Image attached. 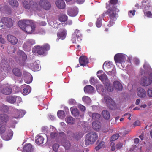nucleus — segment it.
Instances as JSON below:
<instances>
[{"instance_id": "2eb2a0df", "label": "nucleus", "mask_w": 152, "mask_h": 152, "mask_svg": "<svg viewBox=\"0 0 152 152\" xmlns=\"http://www.w3.org/2000/svg\"><path fill=\"white\" fill-rule=\"evenodd\" d=\"M79 62L81 66H84L88 63V60L85 56H81L79 58Z\"/></svg>"}, {"instance_id": "6e6552de", "label": "nucleus", "mask_w": 152, "mask_h": 152, "mask_svg": "<svg viewBox=\"0 0 152 152\" xmlns=\"http://www.w3.org/2000/svg\"><path fill=\"white\" fill-rule=\"evenodd\" d=\"M152 83V80L150 78H147L144 76L142 77L140 80V84L144 86L150 85Z\"/></svg>"}, {"instance_id": "a19ab883", "label": "nucleus", "mask_w": 152, "mask_h": 152, "mask_svg": "<svg viewBox=\"0 0 152 152\" xmlns=\"http://www.w3.org/2000/svg\"><path fill=\"white\" fill-rule=\"evenodd\" d=\"M23 5L24 7L26 9H29L31 7V4L26 1H23Z\"/></svg>"}, {"instance_id": "9b49d317", "label": "nucleus", "mask_w": 152, "mask_h": 152, "mask_svg": "<svg viewBox=\"0 0 152 152\" xmlns=\"http://www.w3.org/2000/svg\"><path fill=\"white\" fill-rule=\"evenodd\" d=\"M1 21L3 22L4 25L7 27L10 28L13 26L12 20L10 18L3 17L1 18Z\"/></svg>"}, {"instance_id": "f257e3e1", "label": "nucleus", "mask_w": 152, "mask_h": 152, "mask_svg": "<svg viewBox=\"0 0 152 152\" xmlns=\"http://www.w3.org/2000/svg\"><path fill=\"white\" fill-rule=\"evenodd\" d=\"M18 25L23 31L28 34L34 32L36 27L35 23L32 20H27L19 21Z\"/></svg>"}, {"instance_id": "cd10ccee", "label": "nucleus", "mask_w": 152, "mask_h": 152, "mask_svg": "<svg viewBox=\"0 0 152 152\" xmlns=\"http://www.w3.org/2000/svg\"><path fill=\"white\" fill-rule=\"evenodd\" d=\"M12 92V89L8 87L4 88L1 90V92L3 94L5 95L10 94Z\"/></svg>"}, {"instance_id": "aec40b11", "label": "nucleus", "mask_w": 152, "mask_h": 152, "mask_svg": "<svg viewBox=\"0 0 152 152\" xmlns=\"http://www.w3.org/2000/svg\"><path fill=\"white\" fill-rule=\"evenodd\" d=\"M137 93L138 96L141 98L145 97L146 95L145 90L141 87L139 88H137Z\"/></svg>"}, {"instance_id": "8fccbe9b", "label": "nucleus", "mask_w": 152, "mask_h": 152, "mask_svg": "<svg viewBox=\"0 0 152 152\" xmlns=\"http://www.w3.org/2000/svg\"><path fill=\"white\" fill-rule=\"evenodd\" d=\"M89 81L90 84L92 85H94L97 83V80L94 77H91Z\"/></svg>"}, {"instance_id": "4468645a", "label": "nucleus", "mask_w": 152, "mask_h": 152, "mask_svg": "<svg viewBox=\"0 0 152 152\" xmlns=\"http://www.w3.org/2000/svg\"><path fill=\"white\" fill-rule=\"evenodd\" d=\"M35 44V41L34 40L31 39H28L23 45V48L24 49H26L27 48L30 49L31 46Z\"/></svg>"}, {"instance_id": "3c124183", "label": "nucleus", "mask_w": 152, "mask_h": 152, "mask_svg": "<svg viewBox=\"0 0 152 152\" xmlns=\"http://www.w3.org/2000/svg\"><path fill=\"white\" fill-rule=\"evenodd\" d=\"M104 142H100V143L99 144V145L96 146L95 149L96 151L99 150L104 145Z\"/></svg>"}, {"instance_id": "09e8293b", "label": "nucleus", "mask_w": 152, "mask_h": 152, "mask_svg": "<svg viewBox=\"0 0 152 152\" xmlns=\"http://www.w3.org/2000/svg\"><path fill=\"white\" fill-rule=\"evenodd\" d=\"M8 107L7 106L2 104L0 110L3 112H6L8 110Z\"/></svg>"}, {"instance_id": "b1692460", "label": "nucleus", "mask_w": 152, "mask_h": 152, "mask_svg": "<svg viewBox=\"0 0 152 152\" xmlns=\"http://www.w3.org/2000/svg\"><path fill=\"white\" fill-rule=\"evenodd\" d=\"M96 88L97 91L99 93L102 94H105L106 91L105 88L101 84H98L96 86Z\"/></svg>"}, {"instance_id": "bf43d9fd", "label": "nucleus", "mask_w": 152, "mask_h": 152, "mask_svg": "<svg viewBox=\"0 0 152 152\" xmlns=\"http://www.w3.org/2000/svg\"><path fill=\"white\" fill-rule=\"evenodd\" d=\"M58 133L56 132H51L50 134V137L51 139H54L58 135Z\"/></svg>"}, {"instance_id": "e433bc0d", "label": "nucleus", "mask_w": 152, "mask_h": 152, "mask_svg": "<svg viewBox=\"0 0 152 152\" xmlns=\"http://www.w3.org/2000/svg\"><path fill=\"white\" fill-rule=\"evenodd\" d=\"M9 4L12 7H17L19 5V3L16 0H9Z\"/></svg>"}, {"instance_id": "6e6d98bb", "label": "nucleus", "mask_w": 152, "mask_h": 152, "mask_svg": "<svg viewBox=\"0 0 152 152\" xmlns=\"http://www.w3.org/2000/svg\"><path fill=\"white\" fill-rule=\"evenodd\" d=\"M105 71L108 75L111 76L114 75L115 73V69H113L112 71Z\"/></svg>"}, {"instance_id": "393cba45", "label": "nucleus", "mask_w": 152, "mask_h": 152, "mask_svg": "<svg viewBox=\"0 0 152 152\" xmlns=\"http://www.w3.org/2000/svg\"><path fill=\"white\" fill-rule=\"evenodd\" d=\"M1 65L2 68L4 70H7L5 68H7V70L10 68V66L8 63L7 61L5 59H2L1 60Z\"/></svg>"}, {"instance_id": "e2e57ef3", "label": "nucleus", "mask_w": 152, "mask_h": 152, "mask_svg": "<svg viewBox=\"0 0 152 152\" xmlns=\"http://www.w3.org/2000/svg\"><path fill=\"white\" fill-rule=\"evenodd\" d=\"M76 103L75 100L73 99H70L68 101V103L71 105H74Z\"/></svg>"}, {"instance_id": "774afa93", "label": "nucleus", "mask_w": 152, "mask_h": 152, "mask_svg": "<svg viewBox=\"0 0 152 152\" xmlns=\"http://www.w3.org/2000/svg\"><path fill=\"white\" fill-rule=\"evenodd\" d=\"M59 136L61 138H64L66 136L65 134L63 132L60 133Z\"/></svg>"}, {"instance_id": "1a4fd4ad", "label": "nucleus", "mask_w": 152, "mask_h": 152, "mask_svg": "<svg viewBox=\"0 0 152 152\" xmlns=\"http://www.w3.org/2000/svg\"><path fill=\"white\" fill-rule=\"evenodd\" d=\"M107 15H109L110 19L112 20H116L118 14L115 11L112 9H108L105 12Z\"/></svg>"}, {"instance_id": "79ce46f5", "label": "nucleus", "mask_w": 152, "mask_h": 152, "mask_svg": "<svg viewBox=\"0 0 152 152\" xmlns=\"http://www.w3.org/2000/svg\"><path fill=\"white\" fill-rule=\"evenodd\" d=\"M22 113L23 111H22L17 110L15 113L16 116L14 117V118H18L22 117L23 116Z\"/></svg>"}, {"instance_id": "c756f323", "label": "nucleus", "mask_w": 152, "mask_h": 152, "mask_svg": "<svg viewBox=\"0 0 152 152\" xmlns=\"http://www.w3.org/2000/svg\"><path fill=\"white\" fill-rule=\"evenodd\" d=\"M44 140V138L42 136H38L36 137L35 142L39 145L42 144Z\"/></svg>"}, {"instance_id": "4c0bfd02", "label": "nucleus", "mask_w": 152, "mask_h": 152, "mask_svg": "<svg viewBox=\"0 0 152 152\" xmlns=\"http://www.w3.org/2000/svg\"><path fill=\"white\" fill-rule=\"evenodd\" d=\"M57 115L60 118L63 119L65 117V113L64 111L60 110L57 112Z\"/></svg>"}, {"instance_id": "f3484780", "label": "nucleus", "mask_w": 152, "mask_h": 152, "mask_svg": "<svg viewBox=\"0 0 152 152\" xmlns=\"http://www.w3.org/2000/svg\"><path fill=\"white\" fill-rule=\"evenodd\" d=\"M33 52L35 53H37L39 55H42L44 54V50L42 47V46L40 47L38 46L35 47L32 50Z\"/></svg>"}, {"instance_id": "603ef678", "label": "nucleus", "mask_w": 152, "mask_h": 152, "mask_svg": "<svg viewBox=\"0 0 152 152\" xmlns=\"http://www.w3.org/2000/svg\"><path fill=\"white\" fill-rule=\"evenodd\" d=\"M119 136V135L118 134H115L111 137V140L112 141H114L117 139Z\"/></svg>"}, {"instance_id": "58836bf2", "label": "nucleus", "mask_w": 152, "mask_h": 152, "mask_svg": "<svg viewBox=\"0 0 152 152\" xmlns=\"http://www.w3.org/2000/svg\"><path fill=\"white\" fill-rule=\"evenodd\" d=\"M62 145L66 150L69 149L71 146L70 142L69 140H66L64 142L62 143Z\"/></svg>"}, {"instance_id": "bb28decb", "label": "nucleus", "mask_w": 152, "mask_h": 152, "mask_svg": "<svg viewBox=\"0 0 152 152\" xmlns=\"http://www.w3.org/2000/svg\"><path fill=\"white\" fill-rule=\"evenodd\" d=\"M84 90L85 93H91L94 92V88L91 85H87L84 87Z\"/></svg>"}, {"instance_id": "a18cd8bd", "label": "nucleus", "mask_w": 152, "mask_h": 152, "mask_svg": "<svg viewBox=\"0 0 152 152\" xmlns=\"http://www.w3.org/2000/svg\"><path fill=\"white\" fill-rule=\"evenodd\" d=\"M110 3L109 4H106V7L108 8L110 7V4L115 5L118 3V0H110Z\"/></svg>"}, {"instance_id": "7c9ffc66", "label": "nucleus", "mask_w": 152, "mask_h": 152, "mask_svg": "<svg viewBox=\"0 0 152 152\" xmlns=\"http://www.w3.org/2000/svg\"><path fill=\"white\" fill-rule=\"evenodd\" d=\"M102 115L103 117L106 120H108L110 118V113L107 110H103L102 112Z\"/></svg>"}, {"instance_id": "de8ad7c7", "label": "nucleus", "mask_w": 152, "mask_h": 152, "mask_svg": "<svg viewBox=\"0 0 152 152\" xmlns=\"http://www.w3.org/2000/svg\"><path fill=\"white\" fill-rule=\"evenodd\" d=\"M143 68L146 71L150 72L151 70V68L149 65L146 63L144 64Z\"/></svg>"}, {"instance_id": "f704fd0d", "label": "nucleus", "mask_w": 152, "mask_h": 152, "mask_svg": "<svg viewBox=\"0 0 152 152\" xmlns=\"http://www.w3.org/2000/svg\"><path fill=\"white\" fill-rule=\"evenodd\" d=\"M92 126L93 129L96 131L98 130L100 127L99 122L96 121L92 122Z\"/></svg>"}, {"instance_id": "c85d7f7f", "label": "nucleus", "mask_w": 152, "mask_h": 152, "mask_svg": "<svg viewBox=\"0 0 152 152\" xmlns=\"http://www.w3.org/2000/svg\"><path fill=\"white\" fill-rule=\"evenodd\" d=\"M39 64H37L36 62H34L30 64V67L33 71H37L39 70Z\"/></svg>"}, {"instance_id": "a878e982", "label": "nucleus", "mask_w": 152, "mask_h": 152, "mask_svg": "<svg viewBox=\"0 0 152 152\" xmlns=\"http://www.w3.org/2000/svg\"><path fill=\"white\" fill-rule=\"evenodd\" d=\"M17 96H9L6 97V101L12 104H13L15 102L16 100Z\"/></svg>"}, {"instance_id": "0e129e2a", "label": "nucleus", "mask_w": 152, "mask_h": 152, "mask_svg": "<svg viewBox=\"0 0 152 152\" xmlns=\"http://www.w3.org/2000/svg\"><path fill=\"white\" fill-rule=\"evenodd\" d=\"M108 86L107 88V91L110 92H111L113 91V88L112 86H110L109 85V82H108V84L106 86Z\"/></svg>"}, {"instance_id": "ea45409f", "label": "nucleus", "mask_w": 152, "mask_h": 152, "mask_svg": "<svg viewBox=\"0 0 152 152\" xmlns=\"http://www.w3.org/2000/svg\"><path fill=\"white\" fill-rule=\"evenodd\" d=\"M101 116V115L97 113H94L92 114V119L96 121Z\"/></svg>"}, {"instance_id": "72a5a7b5", "label": "nucleus", "mask_w": 152, "mask_h": 152, "mask_svg": "<svg viewBox=\"0 0 152 152\" xmlns=\"http://www.w3.org/2000/svg\"><path fill=\"white\" fill-rule=\"evenodd\" d=\"M68 19L67 16L65 14H60L58 16L59 20L61 22H65L67 21Z\"/></svg>"}, {"instance_id": "a211bd4d", "label": "nucleus", "mask_w": 152, "mask_h": 152, "mask_svg": "<svg viewBox=\"0 0 152 152\" xmlns=\"http://www.w3.org/2000/svg\"><path fill=\"white\" fill-rule=\"evenodd\" d=\"M60 31L57 34V36L59 39L63 40L66 37V31L65 29L62 28L60 29Z\"/></svg>"}, {"instance_id": "4be33fe9", "label": "nucleus", "mask_w": 152, "mask_h": 152, "mask_svg": "<svg viewBox=\"0 0 152 152\" xmlns=\"http://www.w3.org/2000/svg\"><path fill=\"white\" fill-rule=\"evenodd\" d=\"M33 148L30 143L26 144L23 148V152H33Z\"/></svg>"}, {"instance_id": "412c9836", "label": "nucleus", "mask_w": 152, "mask_h": 152, "mask_svg": "<svg viewBox=\"0 0 152 152\" xmlns=\"http://www.w3.org/2000/svg\"><path fill=\"white\" fill-rule=\"evenodd\" d=\"M113 86L115 88L119 91H121L123 88L121 84L118 81H115L113 83Z\"/></svg>"}, {"instance_id": "2f4dec72", "label": "nucleus", "mask_w": 152, "mask_h": 152, "mask_svg": "<svg viewBox=\"0 0 152 152\" xmlns=\"http://www.w3.org/2000/svg\"><path fill=\"white\" fill-rule=\"evenodd\" d=\"M12 72L14 75L20 77L22 75L20 70L18 68H15L13 69Z\"/></svg>"}, {"instance_id": "f03ea898", "label": "nucleus", "mask_w": 152, "mask_h": 152, "mask_svg": "<svg viewBox=\"0 0 152 152\" xmlns=\"http://www.w3.org/2000/svg\"><path fill=\"white\" fill-rule=\"evenodd\" d=\"M85 139V144L88 145L94 143L98 139L97 134L94 132H91L87 133Z\"/></svg>"}, {"instance_id": "37998d69", "label": "nucleus", "mask_w": 152, "mask_h": 152, "mask_svg": "<svg viewBox=\"0 0 152 152\" xmlns=\"http://www.w3.org/2000/svg\"><path fill=\"white\" fill-rule=\"evenodd\" d=\"M83 101L87 104H88L91 102V99L90 98L87 96H85L82 98Z\"/></svg>"}, {"instance_id": "052dcab7", "label": "nucleus", "mask_w": 152, "mask_h": 152, "mask_svg": "<svg viewBox=\"0 0 152 152\" xmlns=\"http://www.w3.org/2000/svg\"><path fill=\"white\" fill-rule=\"evenodd\" d=\"M6 130V128L4 126H2L0 127V134L4 133Z\"/></svg>"}, {"instance_id": "4d7b16f0", "label": "nucleus", "mask_w": 152, "mask_h": 152, "mask_svg": "<svg viewBox=\"0 0 152 152\" xmlns=\"http://www.w3.org/2000/svg\"><path fill=\"white\" fill-rule=\"evenodd\" d=\"M123 144L120 142H118L116 145V148L117 149H120L122 148Z\"/></svg>"}, {"instance_id": "473e14b6", "label": "nucleus", "mask_w": 152, "mask_h": 152, "mask_svg": "<svg viewBox=\"0 0 152 152\" xmlns=\"http://www.w3.org/2000/svg\"><path fill=\"white\" fill-rule=\"evenodd\" d=\"M17 54L18 56L22 58V60L25 61L27 59L26 55L22 51H19L18 52Z\"/></svg>"}, {"instance_id": "dca6fc26", "label": "nucleus", "mask_w": 152, "mask_h": 152, "mask_svg": "<svg viewBox=\"0 0 152 152\" xmlns=\"http://www.w3.org/2000/svg\"><path fill=\"white\" fill-rule=\"evenodd\" d=\"M21 88H24L23 90L22 94L24 95H26L29 93L31 91V88L28 85L24 84L22 85Z\"/></svg>"}, {"instance_id": "423d86ee", "label": "nucleus", "mask_w": 152, "mask_h": 152, "mask_svg": "<svg viewBox=\"0 0 152 152\" xmlns=\"http://www.w3.org/2000/svg\"><path fill=\"white\" fill-rule=\"evenodd\" d=\"M39 4L41 7L45 10H49L51 7V4L48 0H40Z\"/></svg>"}, {"instance_id": "c03bdc74", "label": "nucleus", "mask_w": 152, "mask_h": 152, "mask_svg": "<svg viewBox=\"0 0 152 152\" xmlns=\"http://www.w3.org/2000/svg\"><path fill=\"white\" fill-rule=\"evenodd\" d=\"M71 113L74 116H76L78 115L79 113L78 110L77 108H74L71 110Z\"/></svg>"}, {"instance_id": "9d476101", "label": "nucleus", "mask_w": 152, "mask_h": 152, "mask_svg": "<svg viewBox=\"0 0 152 152\" xmlns=\"http://www.w3.org/2000/svg\"><path fill=\"white\" fill-rule=\"evenodd\" d=\"M6 38L8 42L12 45H16L18 42V39L12 35H8L7 36Z\"/></svg>"}, {"instance_id": "13d9d810", "label": "nucleus", "mask_w": 152, "mask_h": 152, "mask_svg": "<svg viewBox=\"0 0 152 152\" xmlns=\"http://www.w3.org/2000/svg\"><path fill=\"white\" fill-rule=\"evenodd\" d=\"M147 93L149 97H152V88H149L147 92Z\"/></svg>"}, {"instance_id": "ddd939ff", "label": "nucleus", "mask_w": 152, "mask_h": 152, "mask_svg": "<svg viewBox=\"0 0 152 152\" xmlns=\"http://www.w3.org/2000/svg\"><path fill=\"white\" fill-rule=\"evenodd\" d=\"M13 132L11 129L9 130L8 132L3 134L2 136L3 139L6 141L10 140L12 137Z\"/></svg>"}, {"instance_id": "6ab92c4d", "label": "nucleus", "mask_w": 152, "mask_h": 152, "mask_svg": "<svg viewBox=\"0 0 152 152\" xmlns=\"http://www.w3.org/2000/svg\"><path fill=\"white\" fill-rule=\"evenodd\" d=\"M55 4L57 7L59 9H63L65 8V4L63 0H57Z\"/></svg>"}, {"instance_id": "69168bd1", "label": "nucleus", "mask_w": 152, "mask_h": 152, "mask_svg": "<svg viewBox=\"0 0 152 152\" xmlns=\"http://www.w3.org/2000/svg\"><path fill=\"white\" fill-rule=\"evenodd\" d=\"M81 36L82 35L81 34H76V37H77V40L79 42L82 39Z\"/></svg>"}, {"instance_id": "f8f14e48", "label": "nucleus", "mask_w": 152, "mask_h": 152, "mask_svg": "<svg viewBox=\"0 0 152 152\" xmlns=\"http://www.w3.org/2000/svg\"><path fill=\"white\" fill-rule=\"evenodd\" d=\"M68 15L72 17L76 16L78 13V9L76 7H69L67 10Z\"/></svg>"}, {"instance_id": "5701e85b", "label": "nucleus", "mask_w": 152, "mask_h": 152, "mask_svg": "<svg viewBox=\"0 0 152 152\" xmlns=\"http://www.w3.org/2000/svg\"><path fill=\"white\" fill-rule=\"evenodd\" d=\"M9 119L8 116L5 114H0V124L6 123Z\"/></svg>"}, {"instance_id": "7ed1b4c3", "label": "nucleus", "mask_w": 152, "mask_h": 152, "mask_svg": "<svg viewBox=\"0 0 152 152\" xmlns=\"http://www.w3.org/2000/svg\"><path fill=\"white\" fill-rule=\"evenodd\" d=\"M97 75L99 79L107 86L109 81L106 75L103 73L102 70L98 71L97 72Z\"/></svg>"}, {"instance_id": "49530a36", "label": "nucleus", "mask_w": 152, "mask_h": 152, "mask_svg": "<svg viewBox=\"0 0 152 152\" xmlns=\"http://www.w3.org/2000/svg\"><path fill=\"white\" fill-rule=\"evenodd\" d=\"M42 47L44 50L45 53L46 51L49 50L50 48V46L47 44L43 45Z\"/></svg>"}, {"instance_id": "680f3d73", "label": "nucleus", "mask_w": 152, "mask_h": 152, "mask_svg": "<svg viewBox=\"0 0 152 152\" xmlns=\"http://www.w3.org/2000/svg\"><path fill=\"white\" fill-rule=\"evenodd\" d=\"M59 147V145L58 144L56 143L54 144L53 146V150L56 151Z\"/></svg>"}, {"instance_id": "c9c22d12", "label": "nucleus", "mask_w": 152, "mask_h": 152, "mask_svg": "<svg viewBox=\"0 0 152 152\" xmlns=\"http://www.w3.org/2000/svg\"><path fill=\"white\" fill-rule=\"evenodd\" d=\"M66 121L67 123L70 124H74L75 121V119L71 116L66 118Z\"/></svg>"}, {"instance_id": "39448f33", "label": "nucleus", "mask_w": 152, "mask_h": 152, "mask_svg": "<svg viewBox=\"0 0 152 152\" xmlns=\"http://www.w3.org/2000/svg\"><path fill=\"white\" fill-rule=\"evenodd\" d=\"M114 59L116 63H122L126 60V56L122 53H118L115 56Z\"/></svg>"}, {"instance_id": "0eeeda50", "label": "nucleus", "mask_w": 152, "mask_h": 152, "mask_svg": "<svg viewBox=\"0 0 152 152\" xmlns=\"http://www.w3.org/2000/svg\"><path fill=\"white\" fill-rule=\"evenodd\" d=\"M66 137L69 140H74L75 139L78 140L79 137V135L77 133H74L71 131H68L66 133Z\"/></svg>"}, {"instance_id": "20e7f679", "label": "nucleus", "mask_w": 152, "mask_h": 152, "mask_svg": "<svg viewBox=\"0 0 152 152\" xmlns=\"http://www.w3.org/2000/svg\"><path fill=\"white\" fill-rule=\"evenodd\" d=\"M104 98V101L109 108L111 110L115 109L116 107L115 103L111 97L108 96H106Z\"/></svg>"}, {"instance_id": "338daca9", "label": "nucleus", "mask_w": 152, "mask_h": 152, "mask_svg": "<svg viewBox=\"0 0 152 152\" xmlns=\"http://www.w3.org/2000/svg\"><path fill=\"white\" fill-rule=\"evenodd\" d=\"M140 124V122L139 120H137L135 121L134 124L133 125L134 126H139Z\"/></svg>"}, {"instance_id": "5fc2aeb1", "label": "nucleus", "mask_w": 152, "mask_h": 152, "mask_svg": "<svg viewBox=\"0 0 152 152\" xmlns=\"http://www.w3.org/2000/svg\"><path fill=\"white\" fill-rule=\"evenodd\" d=\"M102 25V20L100 19V18H98L96 23V26L98 27H100Z\"/></svg>"}, {"instance_id": "864d4df0", "label": "nucleus", "mask_w": 152, "mask_h": 152, "mask_svg": "<svg viewBox=\"0 0 152 152\" xmlns=\"http://www.w3.org/2000/svg\"><path fill=\"white\" fill-rule=\"evenodd\" d=\"M105 65V68H108L111 67L112 66V64L110 62H105L103 64V67H104V66Z\"/></svg>"}]
</instances>
